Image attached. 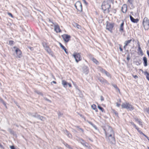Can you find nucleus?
I'll return each mask as SVG.
<instances>
[{
	"instance_id": "f257e3e1",
	"label": "nucleus",
	"mask_w": 149,
	"mask_h": 149,
	"mask_svg": "<svg viewBox=\"0 0 149 149\" xmlns=\"http://www.w3.org/2000/svg\"><path fill=\"white\" fill-rule=\"evenodd\" d=\"M106 137L115 136V134L112 129L110 127L107 126L104 129Z\"/></svg>"
},
{
	"instance_id": "f03ea898",
	"label": "nucleus",
	"mask_w": 149,
	"mask_h": 149,
	"mask_svg": "<svg viewBox=\"0 0 149 149\" xmlns=\"http://www.w3.org/2000/svg\"><path fill=\"white\" fill-rule=\"evenodd\" d=\"M111 5L109 4L107 2L104 1L102 3V8L104 12L107 10V13H109L110 11L109 9Z\"/></svg>"
},
{
	"instance_id": "7ed1b4c3",
	"label": "nucleus",
	"mask_w": 149,
	"mask_h": 149,
	"mask_svg": "<svg viewBox=\"0 0 149 149\" xmlns=\"http://www.w3.org/2000/svg\"><path fill=\"white\" fill-rule=\"evenodd\" d=\"M121 107L122 108H125L130 111L133 110L134 109V107L132 105L126 102L123 103L121 105Z\"/></svg>"
},
{
	"instance_id": "20e7f679",
	"label": "nucleus",
	"mask_w": 149,
	"mask_h": 149,
	"mask_svg": "<svg viewBox=\"0 0 149 149\" xmlns=\"http://www.w3.org/2000/svg\"><path fill=\"white\" fill-rule=\"evenodd\" d=\"M143 24L145 29L148 30L149 29V20L148 18L145 17L144 18Z\"/></svg>"
},
{
	"instance_id": "39448f33",
	"label": "nucleus",
	"mask_w": 149,
	"mask_h": 149,
	"mask_svg": "<svg viewBox=\"0 0 149 149\" xmlns=\"http://www.w3.org/2000/svg\"><path fill=\"white\" fill-rule=\"evenodd\" d=\"M72 56L74 58L77 63H78L81 59V55L79 53H74Z\"/></svg>"
},
{
	"instance_id": "423d86ee",
	"label": "nucleus",
	"mask_w": 149,
	"mask_h": 149,
	"mask_svg": "<svg viewBox=\"0 0 149 149\" xmlns=\"http://www.w3.org/2000/svg\"><path fill=\"white\" fill-rule=\"evenodd\" d=\"M75 6L76 9L79 11L81 12L82 10V5L81 2L78 1L75 4Z\"/></svg>"
},
{
	"instance_id": "0eeeda50",
	"label": "nucleus",
	"mask_w": 149,
	"mask_h": 149,
	"mask_svg": "<svg viewBox=\"0 0 149 149\" xmlns=\"http://www.w3.org/2000/svg\"><path fill=\"white\" fill-rule=\"evenodd\" d=\"M13 48L15 49V52L17 55L16 57L20 58L22 56V52L21 50L18 48L14 47Z\"/></svg>"
},
{
	"instance_id": "6e6552de",
	"label": "nucleus",
	"mask_w": 149,
	"mask_h": 149,
	"mask_svg": "<svg viewBox=\"0 0 149 149\" xmlns=\"http://www.w3.org/2000/svg\"><path fill=\"white\" fill-rule=\"evenodd\" d=\"M109 143L111 144H115L116 143L115 136L106 137Z\"/></svg>"
},
{
	"instance_id": "1a4fd4ad",
	"label": "nucleus",
	"mask_w": 149,
	"mask_h": 149,
	"mask_svg": "<svg viewBox=\"0 0 149 149\" xmlns=\"http://www.w3.org/2000/svg\"><path fill=\"white\" fill-rule=\"evenodd\" d=\"M42 45L45 50L49 54H52V52L48 46L45 42L42 43Z\"/></svg>"
},
{
	"instance_id": "9d476101",
	"label": "nucleus",
	"mask_w": 149,
	"mask_h": 149,
	"mask_svg": "<svg viewBox=\"0 0 149 149\" xmlns=\"http://www.w3.org/2000/svg\"><path fill=\"white\" fill-rule=\"evenodd\" d=\"M113 26L114 25L113 24L108 23L106 25V29L109 31L111 32H112V29Z\"/></svg>"
},
{
	"instance_id": "9b49d317",
	"label": "nucleus",
	"mask_w": 149,
	"mask_h": 149,
	"mask_svg": "<svg viewBox=\"0 0 149 149\" xmlns=\"http://www.w3.org/2000/svg\"><path fill=\"white\" fill-rule=\"evenodd\" d=\"M63 39L66 42H68L70 40V36L67 34L63 35L62 36Z\"/></svg>"
},
{
	"instance_id": "f8f14e48",
	"label": "nucleus",
	"mask_w": 149,
	"mask_h": 149,
	"mask_svg": "<svg viewBox=\"0 0 149 149\" xmlns=\"http://www.w3.org/2000/svg\"><path fill=\"white\" fill-rule=\"evenodd\" d=\"M100 71L104 73L107 76L111 78V76L110 74L107 72V71H106L105 70L102 68H100Z\"/></svg>"
},
{
	"instance_id": "ddd939ff",
	"label": "nucleus",
	"mask_w": 149,
	"mask_h": 149,
	"mask_svg": "<svg viewBox=\"0 0 149 149\" xmlns=\"http://www.w3.org/2000/svg\"><path fill=\"white\" fill-rule=\"evenodd\" d=\"M29 115L31 116L34 117L38 119L39 118V117L40 116V115L38 114L37 113H29Z\"/></svg>"
},
{
	"instance_id": "4468645a",
	"label": "nucleus",
	"mask_w": 149,
	"mask_h": 149,
	"mask_svg": "<svg viewBox=\"0 0 149 149\" xmlns=\"http://www.w3.org/2000/svg\"><path fill=\"white\" fill-rule=\"evenodd\" d=\"M54 30L57 33L60 32L61 31V29H60L59 26L57 25H54Z\"/></svg>"
},
{
	"instance_id": "2eb2a0df",
	"label": "nucleus",
	"mask_w": 149,
	"mask_h": 149,
	"mask_svg": "<svg viewBox=\"0 0 149 149\" xmlns=\"http://www.w3.org/2000/svg\"><path fill=\"white\" fill-rule=\"evenodd\" d=\"M127 9V7L126 5H124L122 7L121 10L122 12L124 13H126Z\"/></svg>"
},
{
	"instance_id": "dca6fc26",
	"label": "nucleus",
	"mask_w": 149,
	"mask_h": 149,
	"mask_svg": "<svg viewBox=\"0 0 149 149\" xmlns=\"http://www.w3.org/2000/svg\"><path fill=\"white\" fill-rule=\"evenodd\" d=\"M130 17L131 20L132 22L134 23H137L139 21L138 19H134L131 15H130Z\"/></svg>"
},
{
	"instance_id": "f3484780",
	"label": "nucleus",
	"mask_w": 149,
	"mask_h": 149,
	"mask_svg": "<svg viewBox=\"0 0 149 149\" xmlns=\"http://www.w3.org/2000/svg\"><path fill=\"white\" fill-rule=\"evenodd\" d=\"M62 84L63 85V86L65 87L66 88L67 87L68 85V82L66 81H65L64 80H62Z\"/></svg>"
},
{
	"instance_id": "a211bd4d",
	"label": "nucleus",
	"mask_w": 149,
	"mask_h": 149,
	"mask_svg": "<svg viewBox=\"0 0 149 149\" xmlns=\"http://www.w3.org/2000/svg\"><path fill=\"white\" fill-rule=\"evenodd\" d=\"M143 60L144 62V65L146 66L148 65L147 60V58L146 57H143Z\"/></svg>"
},
{
	"instance_id": "6ab92c4d",
	"label": "nucleus",
	"mask_w": 149,
	"mask_h": 149,
	"mask_svg": "<svg viewBox=\"0 0 149 149\" xmlns=\"http://www.w3.org/2000/svg\"><path fill=\"white\" fill-rule=\"evenodd\" d=\"M124 24V22L123 21L122 23L120 24V28L119 29L120 31H123V25Z\"/></svg>"
},
{
	"instance_id": "aec40b11",
	"label": "nucleus",
	"mask_w": 149,
	"mask_h": 149,
	"mask_svg": "<svg viewBox=\"0 0 149 149\" xmlns=\"http://www.w3.org/2000/svg\"><path fill=\"white\" fill-rule=\"evenodd\" d=\"M87 121L88 122V123L90 124L95 129H97V128L96 126L93 124L92 122H90L89 121H88V120H87Z\"/></svg>"
},
{
	"instance_id": "412c9836",
	"label": "nucleus",
	"mask_w": 149,
	"mask_h": 149,
	"mask_svg": "<svg viewBox=\"0 0 149 149\" xmlns=\"http://www.w3.org/2000/svg\"><path fill=\"white\" fill-rule=\"evenodd\" d=\"M132 41V39L126 41L124 42V44H125V46H127Z\"/></svg>"
},
{
	"instance_id": "4be33fe9",
	"label": "nucleus",
	"mask_w": 149,
	"mask_h": 149,
	"mask_svg": "<svg viewBox=\"0 0 149 149\" xmlns=\"http://www.w3.org/2000/svg\"><path fill=\"white\" fill-rule=\"evenodd\" d=\"M130 123L137 130H139V128L136 126V125L133 122H130Z\"/></svg>"
},
{
	"instance_id": "5701e85b",
	"label": "nucleus",
	"mask_w": 149,
	"mask_h": 149,
	"mask_svg": "<svg viewBox=\"0 0 149 149\" xmlns=\"http://www.w3.org/2000/svg\"><path fill=\"white\" fill-rule=\"evenodd\" d=\"M85 69L83 70V72L85 74H86L88 73V71L87 67H85Z\"/></svg>"
},
{
	"instance_id": "b1692460",
	"label": "nucleus",
	"mask_w": 149,
	"mask_h": 149,
	"mask_svg": "<svg viewBox=\"0 0 149 149\" xmlns=\"http://www.w3.org/2000/svg\"><path fill=\"white\" fill-rule=\"evenodd\" d=\"M92 60L93 61V62L94 63H95L96 64H97V65L99 64V62L98 61H97V60H96V59H95V58H92Z\"/></svg>"
},
{
	"instance_id": "393cba45",
	"label": "nucleus",
	"mask_w": 149,
	"mask_h": 149,
	"mask_svg": "<svg viewBox=\"0 0 149 149\" xmlns=\"http://www.w3.org/2000/svg\"><path fill=\"white\" fill-rule=\"evenodd\" d=\"M65 133L69 137L71 138L72 137L71 134H70L67 130H66Z\"/></svg>"
},
{
	"instance_id": "a878e982",
	"label": "nucleus",
	"mask_w": 149,
	"mask_h": 149,
	"mask_svg": "<svg viewBox=\"0 0 149 149\" xmlns=\"http://www.w3.org/2000/svg\"><path fill=\"white\" fill-rule=\"evenodd\" d=\"M144 74L146 75L147 79L149 81V73L147 71L144 72Z\"/></svg>"
},
{
	"instance_id": "bb28decb",
	"label": "nucleus",
	"mask_w": 149,
	"mask_h": 149,
	"mask_svg": "<svg viewBox=\"0 0 149 149\" xmlns=\"http://www.w3.org/2000/svg\"><path fill=\"white\" fill-rule=\"evenodd\" d=\"M38 119L43 121H44L45 120V117L42 116H41L40 115Z\"/></svg>"
},
{
	"instance_id": "cd10ccee",
	"label": "nucleus",
	"mask_w": 149,
	"mask_h": 149,
	"mask_svg": "<svg viewBox=\"0 0 149 149\" xmlns=\"http://www.w3.org/2000/svg\"><path fill=\"white\" fill-rule=\"evenodd\" d=\"M84 143V144H83V146H84L85 147H86L88 148H89L90 149V147L89 146L88 144L87 143L85 142Z\"/></svg>"
},
{
	"instance_id": "c85d7f7f",
	"label": "nucleus",
	"mask_w": 149,
	"mask_h": 149,
	"mask_svg": "<svg viewBox=\"0 0 149 149\" xmlns=\"http://www.w3.org/2000/svg\"><path fill=\"white\" fill-rule=\"evenodd\" d=\"M99 80L100 81V82H102V83H104V82H107V81L105 80V79H99Z\"/></svg>"
},
{
	"instance_id": "c756f323",
	"label": "nucleus",
	"mask_w": 149,
	"mask_h": 149,
	"mask_svg": "<svg viewBox=\"0 0 149 149\" xmlns=\"http://www.w3.org/2000/svg\"><path fill=\"white\" fill-rule=\"evenodd\" d=\"M98 108L102 112H103L104 111V109L102 107H100V106L99 105H98Z\"/></svg>"
},
{
	"instance_id": "7c9ffc66",
	"label": "nucleus",
	"mask_w": 149,
	"mask_h": 149,
	"mask_svg": "<svg viewBox=\"0 0 149 149\" xmlns=\"http://www.w3.org/2000/svg\"><path fill=\"white\" fill-rule=\"evenodd\" d=\"M113 87L116 89V90H117L118 91V92L120 93V91L119 89L118 88L116 85H113Z\"/></svg>"
},
{
	"instance_id": "2f4dec72",
	"label": "nucleus",
	"mask_w": 149,
	"mask_h": 149,
	"mask_svg": "<svg viewBox=\"0 0 149 149\" xmlns=\"http://www.w3.org/2000/svg\"><path fill=\"white\" fill-rule=\"evenodd\" d=\"M79 141L82 145L84 144V143L85 142L83 139H79Z\"/></svg>"
},
{
	"instance_id": "473e14b6",
	"label": "nucleus",
	"mask_w": 149,
	"mask_h": 149,
	"mask_svg": "<svg viewBox=\"0 0 149 149\" xmlns=\"http://www.w3.org/2000/svg\"><path fill=\"white\" fill-rule=\"evenodd\" d=\"M64 144L66 147L70 149L71 148L70 147V146L67 143H64Z\"/></svg>"
},
{
	"instance_id": "72a5a7b5",
	"label": "nucleus",
	"mask_w": 149,
	"mask_h": 149,
	"mask_svg": "<svg viewBox=\"0 0 149 149\" xmlns=\"http://www.w3.org/2000/svg\"><path fill=\"white\" fill-rule=\"evenodd\" d=\"M59 44L60 47L62 48L63 49H65V47L61 43H59Z\"/></svg>"
},
{
	"instance_id": "f704fd0d",
	"label": "nucleus",
	"mask_w": 149,
	"mask_h": 149,
	"mask_svg": "<svg viewBox=\"0 0 149 149\" xmlns=\"http://www.w3.org/2000/svg\"><path fill=\"white\" fill-rule=\"evenodd\" d=\"M91 107L92 109L93 110H94L96 108V106L94 104L92 105Z\"/></svg>"
},
{
	"instance_id": "c9c22d12",
	"label": "nucleus",
	"mask_w": 149,
	"mask_h": 149,
	"mask_svg": "<svg viewBox=\"0 0 149 149\" xmlns=\"http://www.w3.org/2000/svg\"><path fill=\"white\" fill-rule=\"evenodd\" d=\"M138 51L140 52L141 54L143 53L142 50L140 47L139 46Z\"/></svg>"
},
{
	"instance_id": "e433bc0d",
	"label": "nucleus",
	"mask_w": 149,
	"mask_h": 149,
	"mask_svg": "<svg viewBox=\"0 0 149 149\" xmlns=\"http://www.w3.org/2000/svg\"><path fill=\"white\" fill-rule=\"evenodd\" d=\"M8 131L11 134H13L14 132L13 131L10 129H8Z\"/></svg>"
},
{
	"instance_id": "4c0bfd02",
	"label": "nucleus",
	"mask_w": 149,
	"mask_h": 149,
	"mask_svg": "<svg viewBox=\"0 0 149 149\" xmlns=\"http://www.w3.org/2000/svg\"><path fill=\"white\" fill-rule=\"evenodd\" d=\"M1 102L3 104L4 106H5V107L6 108H7V107L6 104V103L3 101H3Z\"/></svg>"
},
{
	"instance_id": "58836bf2",
	"label": "nucleus",
	"mask_w": 149,
	"mask_h": 149,
	"mask_svg": "<svg viewBox=\"0 0 149 149\" xmlns=\"http://www.w3.org/2000/svg\"><path fill=\"white\" fill-rule=\"evenodd\" d=\"M58 117L59 118L60 117L62 116L63 115V114L61 113L60 112H59L58 113Z\"/></svg>"
},
{
	"instance_id": "ea45409f",
	"label": "nucleus",
	"mask_w": 149,
	"mask_h": 149,
	"mask_svg": "<svg viewBox=\"0 0 149 149\" xmlns=\"http://www.w3.org/2000/svg\"><path fill=\"white\" fill-rule=\"evenodd\" d=\"M134 119L135 121L136 122H137L138 123L139 122V121H140L137 118L134 117Z\"/></svg>"
},
{
	"instance_id": "a19ab883",
	"label": "nucleus",
	"mask_w": 149,
	"mask_h": 149,
	"mask_svg": "<svg viewBox=\"0 0 149 149\" xmlns=\"http://www.w3.org/2000/svg\"><path fill=\"white\" fill-rule=\"evenodd\" d=\"M100 100L101 101H102L104 100V98L102 96H101L100 97Z\"/></svg>"
},
{
	"instance_id": "79ce46f5",
	"label": "nucleus",
	"mask_w": 149,
	"mask_h": 149,
	"mask_svg": "<svg viewBox=\"0 0 149 149\" xmlns=\"http://www.w3.org/2000/svg\"><path fill=\"white\" fill-rule=\"evenodd\" d=\"M14 42L12 40L10 41L9 42V44L10 45H11L13 44Z\"/></svg>"
},
{
	"instance_id": "37998d69",
	"label": "nucleus",
	"mask_w": 149,
	"mask_h": 149,
	"mask_svg": "<svg viewBox=\"0 0 149 149\" xmlns=\"http://www.w3.org/2000/svg\"><path fill=\"white\" fill-rule=\"evenodd\" d=\"M36 92L37 93V94H38L39 95H41L42 96H43V94L42 93H41L39 92H38V91H37Z\"/></svg>"
},
{
	"instance_id": "c03bdc74",
	"label": "nucleus",
	"mask_w": 149,
	"mask_h": 149,
	"mask_svg": "<svg viewBox=\"0 0 149 149\" xmlns=\"http://www.w3.org/2000/svg\"><path fill=\"white\" fill-rule=\"evenodd\" d=\"M130 56L129 55H128L127 58V61H129L130 60Z\"/></svg>"
},
{
	"instance_id": "a18cd8bd",
	"label": "nucleus",
	"mask_w": 149,
	"mask_h": 149,
	"mask_svg": "<svg viewBox=\"0 0 149 149\" xmlns=\"http://www.w3.org/2000/svg\"><path fill=\"white\" fill-rule=\"evenodd\" d=\"M8 15L10 16L11 17H13V15L11 13H8Z\"/></svg>"
},
{
	"instance_id": "49530a36",
	"label": "nucleus",
	"mask_w": 149,
	"mask_h": 149,
	"mask_svg": "<svg viewBox=\"0 0 149 149\" xmlns=\"http://www.w3.org/2000/svg\"><path fill=\"white\" fill-rule=\"evenodd\" d=\"M10 148L11 149H15V148L13 146H10Z\"/></svg>"
},
{
	"instance_id": "de8ad7c7",
	"label": "nucleus",
	"mask_w": 149,
	"mask_h": 149,
	"mask_svg": "<svg viewBox=\"0 0 149 149\" xmlns=\"http://www.w3.org/2000/svg\"><path fill=\"white\" fill-rule=\"evenodd\" d=\"M28 48L31 51H33V47H28Z\"/></svg>"
},
{
	"instance_id": "09e8293b",
	"label": "nucleus",
	"mask_w": 149,
	"mask_h": 149,
	"mask_svg": "<svg viewBox=\"0 0 149 149\" xmlns=\"http://www.w3.org/2000/svg\"><path fill=\"white\" fill-rule=\"evenodd\" d=\"M63 50L67 54L68 53V52L66 51L67 49L65 48V49H63Z\"/></svg>"
},
{
	"instance_id": "8fccbe9b",
	"label": "nucleus",
	"mask_w": 149,
	"mask_h": 149,
	"mask_svg": "<svg viewBox=\"0 0 149 149\" xmlns=\"http://www.w3.org/2000/svg\"><path fill=\"white\" fill-rule=\"evenodd\" d=\"M76 27L78 29H80V26L79 25H78V24H77V26H76Z\"/></svg>"
},
{
	"instance_id": "3c124183",
	"label": "nucleus",
	"mask_w": 149,
	"mask_h": 149,
	"mask_svg": "<svg viewBox=\"0 0 149 149\" xmlns=\"http://www.w3.org/2000/svg\"><path fill=\"white\" fill-rule=\"evenodd\" d=\"M79 130H81L82 133L84 132V131L81 128H79Z\"/></svg>"
},
{
	"instance_id": "603ef678",
	"label": "nucleus",
	"mask_w": 149,
	"mask_h": 149,
	"mask_svg": "<svg viewBox=\"0 0 149 149\" xmlns=\"http://www.w3.org/2000/svg\"><path fill=\"white\" fill-rule=\"evenodd\" d=\"M138 123H139V125H141L142 126V123L140 121H139V122H138Z\"/></svg>"
},
{
	"instance_id": "864d4df0",
	"label": "nucleus",
	"mask_w": 149,
	"mask_h": 149,
	"mask_svg": "<svg viewBox=\"0 0 149 149\" xmlns=\"http://www.w3.org/2000/svg\"><path fill=\"white\" fill-rule=\"evenodd\" d=\"M120 46V47H119V49H120V50L121 51V52H123V49L121 47L120 45H119Z\"/></svg>"
},
{
	"instance_id": "5fc2aeb1",
	"label": "nucleus",
	"mask_w": 149,
	"mask_h": 149,
	"mask_svg": "<svg viewBox=\"0 0 149 149\" xmlns=\"http://www.w3.org/2000/svg\"><path fill=\"white\" fill-rule=\"evenodd\" d=\"M128 1L130 3V4H132V0H128Z\"/></svg>"
},
{
	"instance_id": "6e6d98bb",
	"label": "nucleus",
	"mask_w": 149,
	"mask_h": 149,
	"mask_svg": "<svg viewBox=\"0 0 149 149\" xmlns=\"http://www.w3.org/2000/svg\"><path fill=\"white\" fill-rule=\"evenodd\" d=\"M116 106L118 107H119L120 105V104L118 103H116Z\"/></svg>"
},
{
	"instance_id": "4d7b16f0",
	"label": "nucleus",
	"mask_w": 149,
	"mask_h": 149,
	"mask_svg": "<svg viewBox=\"0 0 149 149\" xmlns=\"http://www.w3.org/2000/svg\"><path fill=\"white\" fill-rule=\"evenodd\" d=\"M77 24L74 23L73 24V25L74 26L76 27L77 26Z\"/></svg>"
},
{
	"instance_id": "13d9d810",
	"label": "nucleus",
	"mask_w": 149,
	"mask_h": 149,
	"mask_svg": "<svg viewBox=\"0 0 149 149\" xmlns=\"http://www.w3.org/2000/svg\"><path fill=\"white\" fill-rule=\"evenodd\" d=\"M49 21L52 24H51V26H52V24H54L53 22L51 21V20L49 19Z\"/></svg>"
},
{
	"instance_id": "bf43d9fd",
	"label": "nucleus",
	"mask_w": 149,
	"mask_h": 149,
	"mask_svg": "<svg viewBox=\"0 0 149 149\" xmlns=\"http://www.w3.org/2000/svg\"><path fill=\"white\" fill-rule=\"evenodd\" d=\"M114 112L116 115L118 116V113L116 111H114Z\"/></svg>"
},
{
	"instance_id": "052dcab7",
	"label": "nucleus",
	"mask_w": 149,
	"mask_h": 149,
	"mask_svg": "<svg viewBox=\"0 0 149 149\" xmlns=\"http://www.w3.org/2000/svg\"><path fill=\"white\" fill-rule=\"evenodd\" d=\"M45 100H47V101H48V102H51V101H50V100H49L48 99H47V98H46L45 99Z\"/></svg>"
},
{
	"instance_id": "680f3d73",
	"label": "nucleus",
	"mask_w": 149,
	"mask_h": 149,
	"mask_svg": "<svg viewBox=\"0 0 149 149\" xmlns=\"http://www.w3.org/2000/svg\"><path fill=\"white\" fill-rule=\"evenodd\" d=\"M83 0V1H84V3L85 4H87V2H86V0Z\"/></svg>"
},
{
	"instance_id": "e2e57ef3",
	"label": "nucleus",
	"mask_w": 149,
	"mask_h": 149,
	"mask_svg": "<svg viewBox=\"0 0 149 149\" xmlns=\"http://www.w3.org/2000/svg\"><path fill=\"white\" fill-rule=\"evenodd\" d=\"M68 85L69 87H71V85L70 84V83H68Z\"/></svg>"
},
{
	"instance_id": "0e129e2a",
	"label": "nucleus",
	"mask_w": 149,
	"mask_h": 149,
	"mask_svg": "<svg viewBox=\"0 0 149 149\" xmlns=\"http://www.w3.org/2000/svg\"><path fill=\"white\" fill-rule=\"evenodd\" d=\"M147 54L148 55V56H149V51H147Z\"/></svg>"
},
{
	"instance_id": "69168bd1",
	"label": "nucleus",
	"mask_w": 149,
	"mask_h": 149,
	"mask_svg": "<svg viewBox=\"0 0 149 149\" xmlns=\"http://www.w3.org/2000/svg\"><path fill=\"white\" fill-rule=\"evenodd\" d=\"M135 78H138V77L136 75H135V76H133Z\"/></svg>"
},
{
	"instance_id": "338daca9",
	"label": "nucleus",
	"mask_w": 149,
	"mask_h": 149,
	"mask_svg": "<svg viewBox=\"0 0 149 149\" xmlns=\"http://www.w3.org/2000/svg\"><path fill=\"white\" fill-rule=\"evenodd\" d=\"M55 149H62V148H55Z\"/></svg>"
},
{
	"instance_id": "774afa93",
	"label": "nucleus",
	"mask_w": 149,
	"mask_h": 149,
	"mask_svg": "<svg viewBox=\"0 0 149 149\" xmlns=\"http://www.w3.org/2000/svg\"><path fill=\"white\" fill-rule=\"evenodd\" d=\"M94 110L96 112H97L98 111V110L97 108H96Z\"/></svg>"
}]
</instances>
